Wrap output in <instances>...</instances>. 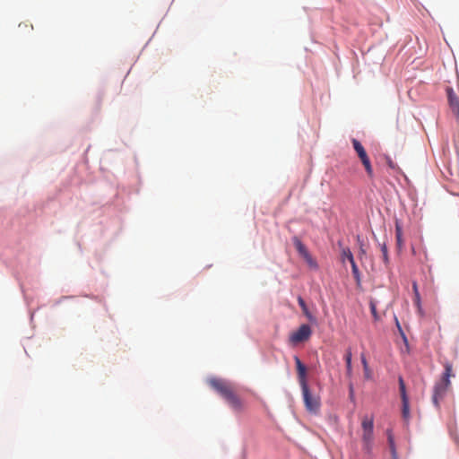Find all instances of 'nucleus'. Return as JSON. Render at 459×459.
Wrapping results in <instances>:
<instances>
[{
    "label": "nucleus",
    "mask_w": 459,
    "mask_h": 459,
    "mask_svg": "<svg viewBox=\"0 0 459 459\" xmlns=\"http://www.w3.org/2000/svg\"><path fill=\"white\" fill-rule=\"evenodd\" d=\"M374 419L373 417L364 416L361 420V440L362 448L365 454L370 455L372 454L374 443Z\"/></svg>",
    "instance_id": "3"
},
{
    "label": "nucleus",
    "mask_w": 459,
    "mask_h": 459,
    "mask_svg": "<svg viewBox=\"0 0 459 459\" xmlns=\"http://www.w3.org/2000/svg\"><path fill=\"white\" fill-rule=\"evenodd\" d=\"M413 301H414V304L417 307L419 312L421 313L422 308H421V300H420V293L414 294Z\"/></svg>",
    "instance_id": "21"
},
{
    "label": "nucleus",
    "mask_w": 459,
    "mask_h": 459,
    "mask_svg": "<svg viewBox=\"0 0 459 459\" xmlns=\"http://www.w3.org/2000/svg\"><path fill=\"white\" fill-rule=\"evenodd\" d=\"M351 357H352L351 351V349H348L346 351L344 359L346 362V374L349 377H351L352 375Z\"/></svg>",
    "instance_id": "10"
},
{
    "label": "nucleus",
    "mask_w": 459,
    "mask_h": 459,
    "mask_svg": "<svg viewBox=\"0 0 459 459\" xmlns=\"http://www.w3.org/2000/svg\"><path fill=\"white\" fill-rule=\"evenodd\" d=\"M365 254H366V251L361 246L360 249H359V257L361 258V256L364 255Z\"/></svg>",
    "instance_id": "25"
},
{
    "label": "nucleus",
    "mask_w": 459,
    "mask_h": 459,
    "mask_svg": "<svg viewBox=\"0 0 459 459\" xmlns=\"http://www.w3.org/2000/svg\"><path fill=\"white\" fill-rule=\"evenodd\" d=\"M449 106L453 113L459 118V98L452 88L446 89Z\"/></svg>",
    "instance_id": "8"
},
{
    "label": "nucleus",
    "mask_w": 459,
    "mask_h": 459,
    "mask_svg": "<svg viewBox=\"0 0 459 459\" xmlns=\"http://www.w3.org/2000/svg\"><path fill=\"white\" fill-rule=\"evenodd\" d=\"M294 360H295V364H296L299 383L301 388L308 386L307 383V368H306V366L301 362V360L299 359V358L298 356L294 357Z\"/></svg>",
    "instance_id": "7"
},
{
    "label": "nucleus",
    "mask_w": 459,
    "mask_h": 459,
    "mask_svg": "<svg viewBox=\"0 0 459 459\" xmlns=\"http://www.w3.org/2000/svg\"><path fill=\"white\" fill-rule=\"evenodd\" d=\"M312 333L311 328L308 325H302L299 328L292 333L290 336V341L292 343H299L309 339Z\"/></svg>",
    "instance_id": "6"
},
{
    "label": "nucleus",
    "mask_w": 459,
    "mask_h": 459,
    "mask_svg": "<svg viewBox=\"0 0 459 459\" xmlns=\"http://www.w3.org/2000/svg\"><path fill=\"white\" fill-rule=\"evenodd\" d=\"M210 386L225 399L230 407L237 412L244 409L243 401L236 394L232 385L223 379L212 377L208 380Z\"/></svg>",
    "instance_id": "1"
},
{
    "label": "nucleus",
    "mask_w": 459,
    "mask_h": 459,
    "mask_svg": "<svg viewBox=\"0 0 459 459\" xmlns=\"http://www.w3.org/2000/svg\"><path fill=\"white\" fill-rule=\"evenodd\" d=\"M403 403V417L407 420L410 417V406H409V399L402 400Z\"/></svg>",
    "instance_id": "14"
},
{
    "label": "nucleus",
    "mask_w": 459,
    "mask_h": 459,
    "mask_svg": "<svg viewBox=\"0 0 459 459\" xmlns=\"http://www.w3.org/2000/svg\"><path fill=\"white\" fill-rule=\"evenodd\" d=\"M396 240L399 246L402 245V227L396 223L395 225Z\"/></svg>",
    "instance_id": "19"
},
{
    "label": "nucleus",
    "mask_w": 459,
    "mask_h": 459,
    "mask_svg": "<svg viewBox=\"0 0 459 459\" xmlns=\"http://www.w3.org/2000/svg\"><path fill=\"white\" fill-rule=\"evenodd\" d=\"M304 259L306 260V262L307 263V264L310 267H312V268H316L317 267L316 262L313 259V257L311 256L310 254L308 255H307V257H304Z\"/></svg>",
    "instance_id": "22"
},
{
    "label": "nucleus",
    "mask_w": 459,
    "mask_h": 459,
    "mask_svg": "<svg viewBox=\"0 0 459 459\" xmlns=\"http://www.w3.org/2000/svg\"><path fill=\"white\" fill-rule=\"evenodd\" d=\"M369 307H370V311H371V314H372L374 319L375 320H378L379 319V316H378L377 311V305H376V303L373 300H370Z\"/></svg>",
    "instance_id": "18"
},
{
    "label": "nucleus",
    "mask_w": 459,
    "mask_h": 459,
    "mask_svg": "<svg viewBox=\"0 0 459 459\" xmlns=\"http://www.w3.org/2000/svg\"><path fill=\"white\" fill-rule=\"evenodd\" d=\"M360 359H361V363H362L363 368H364L365 377L368 379L371 377V372H370L366 356L362 353L360 356Z\"/></svg>",
    "instance_id": "13"
},
{
    "label": "nucleus",
    "mask_w": 459,
    "mask_h": 459,
    "mask_svg": "<svg viewBox=\"0 0 459 459\" xmlns=\"http://www.w3.org/2000/svg\"><path fill=\"white\" fill-rule=\"evenodd\" d=\"M386 433H387V439H388L389 448H390L393 459H397V453H396L394 439V436L392 434V431L390 429H388Z\"/></svg>",
    "instance_id": "11"
},
{
    "label": "nucleus",
    "mask_w": 459,
    "mask_h": 459,
    "mask_svg": "<svg viewBox=\"0 0 459 459\" xmlns=\"http://www.w3.org/2000/svg\"><path fill=\"white\" fill-rule=\"evenodd\" d=\"M352 145L358 157L361 160L368 176L372 178L374 175L373 168L364 147L357 139H352Z\"/></svg>",
    "instance_id": "4"
},
{
    "label": "nucleus",
    "mask_w": 459,
    "mask_h": 459,
    "mask_svg": "<svg viewBox=\"0 0 459 459\" xmlns=\"http://www.w3.org/2000/svg\"><path fill=\"white\" fill-rule=\"evenodd\" d=\"M298 302H299V305L300 306V307L302 308V311L303 313L309 318L311 319L312 316L310 315V313L308 312V309H307V307L306 305V302L305 300L299 296L298 298Z\"/></svg>",
    "instance_id": "15"
},
{
    "label": "nucleus",
    "mask_w": 459,
    "mask_h": 459,
    "mask_svg": "<svg viewBox=\"0 0 459 459\" xmlns=\"http://www.w3.org/2000/svg\"><path fill=\"white\" fill-rule=\"evenodd\" d=\"M349 395H350V398L351 400H354V387H353V385L352 383H350L349 385Z\"/></svg>",
    "instance_id": "23"
},
{
    "label": "nucleus",
    "mask_w": 459,
    "mask_h": 459,
    "mask_svg": "<svg viewBox=\"0 0 459 459\" xmlns=\"http://www.w3.org/2000/svg\"><path fill=\"white\" fill-rule=\"evenodd\" d=\"M381 251H382V255H383L384 263L385 264H387L389 263V258H388L387 247L385 243L381 245Z\"/></svg>",
    "instance_id": "20"
},
{
    "label": "nucleus",
    "mask_w": 459,
    "mask_h": 459,
    "mask_svg": "<svg viewBox=\"0 0 459 459\" xmlns=\"http://www.w3.org/2000/svg\"><path fill=\"white\" fill-rule=\"evenodd\" d=\"M399 388L402 400L409 399L406 394L405 385L402 377L399 378Z\"/></svg>",
    "instance_id": "16"
},
{
    "label": "nucleus",
    "mask_w": 459,
    "mask_h": 459,
    "mask_svg": "<svg viewBox=\"0 0 459 459\" xmlns=\"http://www.w3.org/2000/svg\"><path fill=\"white\" fill-rule=\"evenodd\" d=\"M412 290L414 294L420 293L418 289V284L416 281L412 282Z\"/></svg>",
    "instance_id": "24"
},
{
    "label": "nucleus",
    "mask_w": 459,
    "mask_h": 459,
    "mask_svg": "<svg viewBox=\"0 0 459 459\" xmlns=\"http://www.w3.org/2000/svg\"><path fill=\"white\" fill-rule=\"evenodd\" d=\"M301 390L306 409L308 411L316 412L320 407L319 398L312 395L308 386L302 387Z\"/></svg>",
    "instance_id": "5"
},
{
    "label": "nucleus",
    "mask_w": 459,
    "mask_h": 459,
    "mask_svg": "<svg viewBox=\"0 0 459 459\" xmlns=\"http://www.w3.org/2000/svg\"><path fill=\"white\" fill-rule=\"evenodd\" d=\"M294 245L296 247L297 251L303 258L307 257V255H309V252L307 251V247L299 238H294Z\"/></svg>",
    "instance_id": "9"
},
{
    "label": "nucleus",
    "mask_w": 459,
    "mask_h": 459,
    "mask_svg": "<svg viewBox=\"0 0 459 459\" xmlns=\"http://www.w3.org/2000/svg\"><path fill=\"white\" fill-rule=\"evenodd\" d=\"M351 265L353 276L356 279L357 282L359 283L360 274H359V268H358L355 261L353 263H351Z\"/></svg>",
    "instance_id": "17"
},
{
    "label": "nucleus",
    "mask_w": 459,
    "mask_h": 459,
    "mask_svg": "<svg viewBox=\"0 0 459 459\" xmlns=\"http://www.w3.org/2000/svg\"><path fill=\"white\" fill-rule=\"evenodd\" d=\"M444 372L440 381L437 382L433 388L432 402L436 407H439V402L445 397L450 388V378L455 377L453 373V365L446 361L444 363Z\"/></svg>",
    "instance_id": "2"
},
{
    "label": "nucleus",
    "mask_w": 459,
    "mask_h": 459,
    "mask_svg": "<svg viewBox=\"0 0 459 459\" xmlns=\"http://www.w3.org/2000/svg\"><path fill=\"white\" fill-rule=\"evenodd\" d=\"M342 261H344V259H347L350 263H353L355 261L353 255L349 247L342 248Z\"/></svg>",
    "instance_id": "12"
}]
</instances>
